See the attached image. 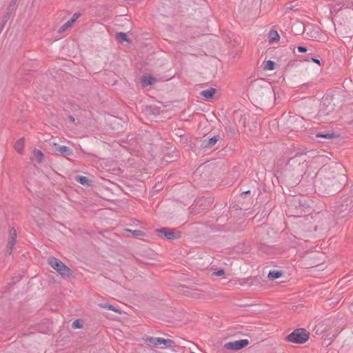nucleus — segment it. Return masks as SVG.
Here are the masks:
<instances>
[{
	"instance_id": "f257e3e1",
	"label": "nucleus",
	"mask_w": 353,
	"mask_h": 353,
	"mask_svg": "<svg viewBox=\"0 0 353 353\" xmlns=\"http://www.w3.org/2000/svg\"><path fill=\"white\" fill-rule=\"evenodd\" d=\"M143 341L148 345L154 347H174L175 343L170 339H165L161 337L145 336L143 338Z\"/></svg>"
},
{
	"instance_id": "f03ea898",
	"label": "nucleus",
	"mask_w": 353,
	"mask_h": 353,
	"mask_svg": "<svg viewBox=\"0 0 353 353\" xmlns=\"http://www.w3.org/2000/svg\"><path fill=\"white\" fill-rule=\"evenodd\" d=\"M310 337L309 332L303 328H299L294 330L286 337V341L293 343H304Z\"/></svg>"
},
{
	"instance_id": "7ed1b4c3",
	"label": "nucleus",
	"mask_w": 353,
	"mask_h": 353,
	"mask_svg": "<svg viewBox=\"0 0 353 353\" xmlns=\"http://www.w3.org/2000/svg\"><path fill=\"white\" fill-rule=\"evenodd\" d=\"M48 264L63 276L71 275L70 269L67 267L61 261L55 258L50 257L48 260Z\"/></svg>"
},
{
	"instance_id": "20e7f679",
	"label": "nucleus",
	"mask_w": 353,
	"mask_h": 353,
	"mask_svg": "<svg viewBox=\"0 0 353 353\" xmlns=\"http://www.w3.org/2000/svg\"><path fill=\"white\" fill-rule=\"evenodd\" d=\"M158 233L161 234L169 240L178 239L181 236V233L175 230L167 228H162L157 230Z\"/></svg>"
},
{
	"instance_id": "39448f33",
	"label": "nucleus",
	"mask_w": 353,
	"mask_h": 353,
	"mask_svg": "<svg viewBox=\"0 0 353 353\" xmlns=\"http://www.w3.org/2000/svg\"><path fill=\"white\" fill-rule=\"evenodd\" d=\"M248 343L249 341L248 339H242L239 341L227 343L225 344L224 347L227 350H237L244 347Z\"/></svg>"
},
{
	"instance_id": "423d86ee",
	"label": "nucleus",
	"mask_w": 353,
	"mask_h": 353,
	"mask_svg": "<svg viewBox=\"0 0 353 353\" xmlns=\"http://www.w3.org/2000/svg\"><path fill=\"white\" fill-rule=\"evenodd\" d=\"M17 233L14 228H12L9 231V240H8V254H12V250L17 241Z\"/></svg>"
},
{
	"instance_id": "0eeeda50",
	"label": "nucleus",
	"mask_w": 353,
	"mask_h": 353,
	"mask_svg": "<svg viewBox=\"0 0 353 353\" xmlns=\"http://www.w3.org/2000/svg\"><path fill=\"white\" fill-rule=\"evenodd\" d=\"M219 139V136H214L210 139H206L203 141L202 146L206 148H211L217 143Z\"/></svg>"
},
{
	"instance_id": "6e6552de",
	"label": "nucleus",
	"mask_w": 353,
	"mask_h": 353,
	"mask_svg": "<svg viewBox=\"0 0 353 353\" xmlns=\"http://www.w3.org/2000/svg\"><path fill=\"white\" fill-rule=\"evenodd\" d=\"M53 151L58 152L61 154H71L72 151L70 149L64 145H59L57 143H53Z\"/></svg>"
},
{
	"instance_id": "1a4fd4ad",
	"label": "nucleus",
	"mask_w": 353,
	"mask_h": 353,
	"mask_svg": "<svg viewBox=\"0 0 353 353\" xmlns=\"http://www.w3.org/2000/svg\"><path fill=\"white\" fill-rule=\"evenodd\" d=\"M216 90L215 88H210L201 92V95L205 99H210L215 94Z\"/></svg>"
},
{
	"instance_id": "9d476101",
	"label": "nucleus",
	"mask_w": 353,
	"mask_h": 353,
	"mask_svg": "<svg viewBox=\"0 0 353 353\" xmlns=\"http://www.w3.org/2000/svg\"><path fill=\"white\" fill-rule=\"evenodd\" d=\"M279 38H280L279 34L276 30H271L270 31L269 35H268V39H269L270 43L277 41L279 40Z\"/></svg>"
},
{
	"instance_id": "9b49d317",
	"label": "nucleus",
	"mask_w": 353,
	"mask_h": 353,
	"mask_svg": "<svg viewBox=\"0 0 353 353\" xmlns=\"http://www.w3.org/2000/svg\"><path fill=\"white\" fill-rule=\"evenodd\" d=\"M154 82V79L151 76H143L141 78V84L143 86H148L149 85L153 84Z\"/></svg>"
},
{
	"instance_id": "f8f14e48",
	"label": "nucleus",
	"mask_w": 353,
	"mask_h": 353,
	"mask_svg": "<svg viewBox=\"0 0 353 353\" xmlns=\"http://www.w3.org/2000/svg\"><path fill=\"white\" fill-rule=\"evenodd\" d=\"M24 147V139L17 141L14 145V149L18 153H21Z\"/></svg>"
},
{
	"instance_id": "ddd939ff",
	"label": "nucleus",
	"mask_w": 353,
	"mask_h": 353,
	"mask_svg": "<svg viewBox=\"0 0 353 353\" xmlns=\"http://www.w3.org/2000/svg\"><path fill=\"white\" fill-rule=\"evenodd\" d=\"M75 180L79 182V183L84 185H89V180L87 177L83 176H76Z\"/></svg>"
},
{
	"instance_id": "4468645a",
	"label": "nucleus",
	"mask_w": 353,
	"mask_h": 353,
	"mask_svg": "<svg viewBox=\"0 0 353 353\" xmlns=\"http://www.w3.org/2000/svg\"><path fill=\"white\" fill-rule=\"evenodd\" d=\"M282 273L279 271H270L268 274V278L270 279H278L281 276Z\"/></svg>"
},
{
	"instance_id": "2eb2a0df",
	"label": "nucleus",
	"mask_w": 353,
	"mask_h": 353,
	"mask_svg": "<svg viewBox=\"0 0 353 353\" xmlns=\"http://www.w3.org/2000/svg\"><path fill=\"white\" fill-rule=\"evenodd\" d=\"M263 68L266 70H273L274 69V62L270 60L265 61Z\"/></svg>"
},
{
	"instance_id": "dca6fc26",
	"label": "nucleus",
	"mask_w": 353,
	"mask_h": 353,
	"mask_svg": "<svg viewBox=\"0 0 353 353\" xmlns=\"http://www.w3.org/2000/svg\"><path fill=\"white\" fill-rule=\"evenodd\" d=\"M101 307L103 308H105V309H108L110 310H112V311H114L115 312H117L119 314H121V311L119 310H118L117 308H116L114 305H110V304H107V303H104V304H101L100 305Z\"/></svg>"
},
{
	"instance_id": "f3484780",
	"label": "nucleus",
	"mask_w": 353,
	"mask_h": 353,
	"mask_svg": "<svg viewBox=\"0 0 353 353\" xmlns=\"http://www.w3.org/2000/svg\"><path fill=\"white\" fill-rule=\"evenodd\" d=\"M72 26V24L69 21H68L66 23H65L59 28L58 32L62 33L65 32L66 30H68L69 28H70Z\"/></svg>"
},
{
	"instance_id": "a211bd4d",
	"label": "nucleus",
	"mask_w": 353,
	"mask_h": 353,
	"mask_svg": "<svg viewBox=\"0 0 353 353\" xmlns=\"http://www.w3.org/2000/svg\"><path fill=\"white\" fill-rule=\"evenodd\" d=\"M117 39L121 42L128 41L127 34L123 32H119L117 34Z\"/></svg>"
},
{
	"instance_id": "6ab92c4d",
	"label": "nucleus",
	"mask_w": 353,
	"mask_h": 353,
	"mask_svg": "<svg viewBox=\"0 0 353 353\" xmlns=\"http://www.w3.org/2000/svg\"><path fill=\"white\" fill-rule=\"evenodd\" d=\"M316 137L325 138V139H332L334 137V133H325V134H317L316 135Z\"/></svg>"
},
{
	"instance_id": "aec40b11",
	"label": "nucleus",
	"mask_w": 353,
	"mask_h": 353,
	"mask_svg": "<svg viewBox=\"0 0 353 353\" xmlns=\"http://www.w3.org/2000/svg\"><path fill=\"white\" fill-rule=\"evenodd\" d=\"M80 14L79 13H74L72 18L69 20V21L73 25V23L79 18Z\"/></svg>"
},
{
	"instance_id": "412c9836",
	"label": "nucleus",
	"mask_w": 353,
	"mask_h": 353,
	"mask_svg": "<svg viewBox=\"0 0 353 353\" xmlns=\"http://www.w3.org/2000/svg\"><path fill=\"white\" fill-rule=\"evenodd\" d=\"M128 231L132 232V234L134 236H139L142 235V232L140 231V230H128Z\"/></svg>"
},
{
	"instance_id": "4be33fe9",
	"label": "nucleus",
	"mask_w": 353,
	"mask_h": 353,
	"mask_svg": "<svg viewBox=\"0 0 353 353\" xmlns=\"http://www.w3.org/2000/svg\"><path fill=\"white\" fill-rule=\"evenodd\" d=\"M213 274L217 276H221L224 274L223 270H219L218 271L214 272Z\"/></svg>"
},
{
	"instance_id": "5701e85b",
	"label": "nucleus",
	"mask_w": 353,
	"mask_h": 353,
	"mask_svg": "<svg viewBox=\"0 0 353 353\" xmlns=\"http://www.w3.org/2000/svg\"><path fill=\"white\" fill-rule=\"evenodd\" d=\"M72 326H73V327H74V328H80V327H81V325H80V323H79V321L78 320L74 321L73 322V323H72Z\"/></svg>"
},
{
	"instance_id": "b1692460",
	"label": "nucleus",
	"mask_w": 353,
	"mask_h": 353,
	"mask_svg": "<svg viewBox=\"0 0 353 353\" xmlns=\"http://www.w3.org/2000/svg\"><path fill=\"white\" fill-rule=\"evenodd\" d=\"M297 49L299 52H305L307 51L306 48L303 46H299Z\"/></svg>"
},
{
	"instance_id": "393cba45",
	"label": "nucleus",
	"mask_w": 353,
	"mask_h": 353,
	"mask_svg": "<svg viewBox=\"0 0 353 353\" xmlns=\"http://www.w3.org/2000/svg\"><path fill=\"white\" fill-rule=\"evenodd\" d=\"M327 103H330V100L327 97H325V98L323 99L322 105H324Z\"/></svg>"
},
{
	"instance_id": "a878e982",
	"label": "nucleus",
	"mask_w": 353,
	"mask_h": 353,
	"mask_svg": "<svg viewBox=\"0 0 353 353\" xmlns=\"http://www.w3.org/2000/svg\"><path fill=\"white\" fill-rule=\"evenodd\" d=\"M312 61L320 65V61L317 59H312Z\"/></svg>"
},
{
	"instance_id": "bb28decb",
	"label": "nucleus",
	"mask_w": 353,
	"mask_h": 353,
	"mask_svg": "<svg viewBox=\"0 0 353 353\" xmlns=\"http://www.w3.org/2000/svg\"><path fill=\"white\" fill-rule=\"evenodd\" d=\"M34 154L41 155V154H43V153L40 150H36V151H34Z\"/></svg>"
},
{
	"instance_id": "cd10ccee",
	"label": "nucleus",
	"mask_w": 353,
	"mask_h": 353,
	"mask_svg": "<svg viewBox=\"0 0 353 353\" xmlns=\"http://www.w3.org/2000/svg\"><path fill=\"white\" fill-rule=\"evenodd\" d=\"M37 157H38V161H39V162H40V161H41V160H42V157H43V156H37Z\"/></svg>"
},
{
	"instance_id": "c85d7f7f",
	"label": "nucleus",
	"mask_w": 353,
	"mask_h": 353,
	"mask_svg": "<svg viewBox=\"0 0 353 353\" xmlns=\"http://www.w3.org/2000/svg\"><path fill=\"white\" fill-rule=\"evenodd\" d=\"M70 120H71V121H74V117H70Z\"/></svg>"
},
{
	"instance_id": "c756f323",
	"label": "nucleus",
	"mask_w": 353,
	"mask_h": 353,
	"mask_svg": "<svg viewBox=\"0 0 353 353\" xmlns=\"http://www.w3.org/2000/svg\"><path fill=\"white\" fill-rule=\"evenodd\" d=\"M324 170H325V168H322V169L321 170V172H323Z\"/></svg>"
},
{
	"instance_id": "7c9ffc66",
	"label": "nucleus",
	"mask_w": 353,
	"mask_h": 353,
	"mask_svg": "<svg viewBox=\"0 0 353 353\" xmlns=\"http://www.w3.org/2000/svg\"><path fill=\"white\" fill-rule=\"evenodd\" d=\"M249 192H250V191L244 192L245 194H248Z\"/></svg>"
},
{
	"instance_id": "2f4dec72",
	"label": "nucleus",
	"mask_w": 353,
	"mask_h": 353,
	"mask_svg": "<svg viewBox=\"0 0 353 353\" xmlns=\"http://www.w3.org/2000/svg\"><path fill=\"white\" fill-rule=\"evenodd\" d=\"M297 25L303 26L301 23H298Z\"/></svg>"
}]
</instances>
